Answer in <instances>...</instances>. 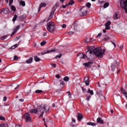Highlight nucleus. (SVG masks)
Instances as JSON below:
<instances>
[{"mask_svg":"<svg viewBox=\"0 0 127 127\" xmlns=\"http://www.w3.org/2000/svg\"><path fill=\"white\" fill-rule=\"evenodd\" d=\"M30 113L31 114H37V110L36 109L30 110Z\"/></svg>","mask_w":127,"mask_h":127,"instance_id":"nucleus-18","label":"nucleus"},{"mask_svg":"<svg viewBox=\"0 0 127 127\" xmlns=\"http://www.w3.org/2000/svg\"><path fill=\"white\" fill-rule=\"evenodd\" d=\"M30 92H31V90L30 89L26 90V93H27V94H29V93H30Z\"/></svg>","mask_w":127,"mask_h":127,"instance_id":"nucleus-47","label":"nucleus"},{"mask_svg":"<svg viewBox=\"0 0 127 127\" xmlns=\"http://www.w3.org/2000/svg\"><path fill=\"white\" fill-rule=\"evenodd\" d=\"M10 9L11 10H13V11H15V10H16V8L13 5H10Z\"/></svg>","mask_w":127,"mask_h":127,"instance_id":"nucleus-28","label":"nucleus"},{"mask_svg":"<svg viewBox=\"0 0 127 127\" xmlns=\"http://www.w3.org/2000/svg\"><path fill=\"white\" fill-rule=\"evenodd\" d=\"M86 6L87 7H88V8H90V7H91V3L90 2H87L86 4Z\"/></svg>","mask_w":127,"mask_h":127,"instance_id":"nucleus-38","label":"nucleus"},{"mask_svg":"<svg viewBox=\"0 0 127 127\" xmlns=\"http://www.w3.org/2000/svg\"><path fill=\"white\" fill-rule=\"evenodd\" d=\"M43 35V36H46V35H47V33L44 32Z\"/></svg>","mask_w":127,"mask_h":127,"instance_id":"nucleus-61","label":"nucleus"},{"mask_svg":"<svg viewBox=\"0 0 127 127\" xmlns=\"http://www.w3.org/2000/svg\"><path fill=\"white\" fill-rule=\"evenodd\" d=\"M82 90L84 93H86V89L84 88L83 87H82Z\"/></svg>","mask_w":127,"mask_h":127,"instance_id":"nucleus-55","label":"nucleus"},{"mask_svg":"<svg viewBox=\"0 0 127 127\" xmlns=\"http://www.w3.org/2000/svg\"><path fill=\"white\" fill-rule=\"evenodd\" d=\"M121 92L123 94H124V95H125V96L127 95V91H126L125 89L123 88L121 89Z\"/></svg>","mask_w":127,"mask_h":127,"instance_id":"nucleus-22","label":"nucleus"},{"mask_svg":"<svg viewBox=\"0 0 127 127\" xmlns=\"http://www.w3.org/2000/svg\"><path fill=\"white\" fill-rule=\"evenodd\" d=\"M87 93L88 94H90V95H91V96H93V95H94V91L90 89V88L88 89Z\"/></svg>","mask_w":127,"mask_h":127,"instance_id":"nucleus-20","label":"nucleus"},{"mask_svg":"<svg viewBox=\"0 0 127 127\" xmlns=\"http://www.w3.org/2000/svg\"><path fill=\"white\" fill-rule=\"evenodd\" d=\"M74 0H70V1L67 3L68 5H73V4L74 3Z\"/></svg>","mask_w":127,"mask_h":127,"instance_id":"nucleus-29","label":"nucleus"},{"mask_svg":"<svg viewBox=\"0 0 127 127\" xmlns=\"http://www.w3.org/2000/svg\"><path fill=\"white\" fill-rule=\"evenodd\" d=\"M5 120V118L4 117H2L0 115V121H4Z\"/></svg>","mask_w":127,"mask_h":127,"instance_id":"nucleus-46","label":"nucleus"},{"mask_svg":"<svg viewBox=\"0 0 127 127\" xmlns=\"http://www.w3.org/2000/svg\"><path fill=\"white\" fill-rule=\"evenodd\" d=\"M66 24H64L63 25H62V27L63 28H66Z\"/></svg>","mask_w":127,"mask_h":127,"instance_id":"nucleus-57","label":"nucleus"},{"mask_svg":"<svg viewBox=\"0 0 127 127\" xmlns=\"http://www.w3.org/2000/svg\"><path fill=\"white\" fill-rule=\"evenodd\" d=\"M72 122H73V123H76V120L75 119H74V118H72Z\"/></svg>","mask_w":127,"mask_h":127,"instance_id":"nucleus-63","label":"nucleus"},{"mask_svg":"<svg viewBox=\"0 0 127 127\" xmlns=\"http://www.w3.org/2000/svg\"><path fill=\"white\" fill-rule=\"evenodd\" d=\"M102 36V33H99L98 35L97 36V37H101Z\"/></svg>","mask_w":127,"mask_h":127,"instance_id":"nucleus-54","label":"nucleus"},{"mask_svg":"<svg viewBox=\"0 0 127 127\" xmlns=\"http://www.w3.org/2000/svg\"><path fill=\"white\" fill-rule=\"evenodd\" d=\"M45 44H46V41H43L40 43V45H41V46H44V45H45Z\"/></svg>","mask_w":127,"mask_h":127,"instance_id":"nucleus-35","label":"nucleus"},{"mask_svg":"<svg viewBox=\"0 0 127 127\" xmlns=\"http://www.w3.org/2000/svg\"><path fill=\"white\" fill-rule=\"evenodd\" d=\"M1 39L2 40H4V39H5V37H4V36H2Z\"/></svg>","mask_w":127,"mask_h":127,"instance_id":"nucleus-59","label":"nucleus"},{"mask_svg":"<svg viewBox=\"0 0 127 127\" xmlns=\"http://www.w3.org/2000/svg\"><path fill=\"white\" fill-rule=\"evenodd\" d=\"M53 52H55V50L52 49V50H48L46 52L42 53V55H44V54H47V53H53Z\"/></svg>","mask_w":127,"mask_h":127,"instance_id":"nucleus-13","label":"nucleus"},{"mask_svg":"<svg viewBox=\"0 0 127 127\" xmlns=\"http://www.w3.org/2000/svg\"><path fill=\"white\" fill-rule=\"evenodd\" d=\"M5 11V8H2L1 9V11L0 12V14H1V13H2V12H3V13H4Z\"/></svg>","mask_w":127,"mask_h":127,"instance_id":"nucleus-40","label":"nucleus"},{"mask_svg":"<svg viewBox=\"0 0 127 127\" xmlns=\"http://www.w3.org/2000/svg\"><path fill=\"white\" fill-rule=\"evenodd\" d=\"M111 43H112V44H113L115 48H116L117 47V45H116V44L113 41H111Z\"/></svg>","mask_w":127,"mask_h":127,"instance_id":"nucleus-48","label":"nucleus"},{"mask_svg":"<svg viewBox=\"0 0 127 127\" xmlns=\"http://www.w3.org/2000/svg\"><path fill=\"white\" fill-rule=\"evenodd\" d=\"M3 101H4V102H5V101H6V97L4 96V97H3Z\"/></svg>","mask_w":127,"mask_h":127,"instance_id":"nucleus-62","label":"nucleus"},{"mask_svg":"<svg viewBox=\"0 0 127 127\" xmlns=\"http://www.w3.org/2000/svg\"><path fill=\"white\" fill-rule=\"evenodd\" d=\"M69 35H73V34H74V32H68Z\"/></svg>","mask_w":127,"mask_h":127,"instance_id":"nucleus-51","label":"nucleus"},{"mask_svg":"<svg viewBox=\"0 0 127 127\" xmlns=\"http://www.w3.org/2000/svg\"><path fill=\"white\" fill-rule=\"evenodd\" d=\"M77 121H78L79 122H80L82 119H83V116L82 115V114H81V113H78L77 114Z\"/></svg>","mask_w":127,"mask_h":127,"instance_id":"nucleus-15","label":"nucleus"},{"mask_svg":"<svg viewBox=\"0 0 127 127\" xmlns=\"http://www.w3.org/2000/svg\"><path fill=\"white\" fill-rule=\"evenodd\" d=\"M120 18L121 16L120 15L119 12H116L113 16V19L115 20H117V19H120Z\"/></svg>","mask_w":127,"mask_h":127,"instance_id":"nucleus-9","label":"nucleus"},{"mask_svg":"<svg viewBox=\"0 0 127 127\" xmlns=\"http://www.w3.org/2000/svg\"><path fill=\"white\" fill-rule=\"evenodd\" d=\"M117 66H120V63L117 62V61H115L111 65V68L112 71H115V70H116V67Z\"/></svg>","mask_w":127,"mask_h":127,"instance_id":"nucleus-7","label":"nucleus"},{"mask_svg":"<svg viewBox=\"0 0 127 127\" xmlns=\"http://www.w3.org/2000/svg\"><path fill=\"white\" fill-rule=\"evenodd\" d=\"M109 39H110V38L106 37V38H104L103 40H105V41H108V40H109Z\"/></svg>","mask_w":127,"mask_h":127,"instance_id":"nucleus-50","label":"nucleus"},{"mask_svg":"<svg viewBox=\"0 0 127 127\" xmlns=\"http://www.w3.org/2000/svg\"><path fill=\"white\" fill-rule=\"evenodd\" d=\"M16 18H17V15L15 14L14 15V17L12 19V21H15L16 20Z\"/></svg>","mask_w":127,"mask_h":127,"instance_id":"nucleus-34","label":"nucleus"},{"mask_svg":"<svg viewBox=\"0 0 127 127\" xmlns=\"http://www.w3.org/2000/svg\"><path fill=\"white\" fill-rule=\"evenodd\" d=\"M90 99H91V95H86L87 101H90Z\"/></svg>","mask_w":127,"mask_h":127,"instance_id":"nucleus-43","label":"nucleus"},{"mask_svg":"<svg viewBox=\"0 0 127 127\" xmlns=\"http://www.w3.org/2000/svg\"><path fill=\"white\" fill-rule=\"evenodd\" d=\"M105 29L107 30H109V29H111V27L110 26H107L106 25H105Z\"/></svg>","mask_w":127,"mask_h":127,"instance_id":"nucleus-41","label":"nucleus"},{"mask_svg":"<svg viewBox=\"0 0 127 127\" xmlns=\"http://www.w3.org/2000/svg\"><path fill=\"white\" fill-rule=\"evenodd\" d=\"M87 125L88 126H93V127L96 126V123H92V122H89L87 123Z\"/></svg>","mask_w":127,"mask_h":127,"instance_id":"nucleus-26","label":"nucleus"},{"mask_svg":"<svg viewBox=\"0 0 127 127\" xmlns=\"http://www.w3.org/2000/svg\"><path fill=\"white\" fill-rule=\"evenodd\" d=\"M88 9L86 7H83L80 9L79 14L80 16H85L88 14Z\"/></svg>","mask_w":127,"mask_h":127,"instance_id":"nucleus-5","label":"nucleus"},{"mask_svg":"<svg viewBox=\"0 0 127 127\" xmlns=\"http://www.w3.org/2000/svg\"><path fill=\"white\" fill-rule=\"evenodd\" d=\"M38 114H41L44 113V110L43 108L41 107V105H40L38 108L37 109Z\"/></svg>","mask_w":127,"mask_h":127,"instance_id":"nucleus-11","label":"nucleus"},{"mask_svg":"<svg viewBox=\"0 0 127 127\" xmlns=\"http://www.w3.org/2000/svg\"><path fill=\"white\" fill-rule=\"evenodd\" d=\"M34 59L36 62H39V61H40V58H38L37 56H35Z\"/></svg>","mask_w":127,"mask_h":127,"instance_id":"nucleus-21","label":"nucleus"},{"mask_svg":"<svg viewBox=\"0 0 127 127\" xmlns=\"http://www.w3.org/2000/svg\"><path fill=\"white\" fill-rule=\"evenodd\" d=\"M20 4H21V5H22V6H25V2H24V1H21V2L20 3Z\"/></svg>","mask_w":127,"mask_h":127,"instance_id":"nucleus-39","label":"nucleus"},{"mask_svg":"<svg viewBox=\"0 0 127 127\" xmlns=\"http://www.w3.org/2000/svg\"><path fill=\"white\" fill-rule=\"evenodd\" d=\"M9 12H10L9 9H8V8H5V12H4L5 14H8V13H9Z\"/></svg>","mask_w":127,"mask_h":127,"instance_id":"nucleus-24","label":"nucleus"},{"mask_svg":"<svg viewBox=\"0 0 127 127\" xmlns=\"http://www.w3.org/2000/svg\"><path fill=\"white\" fill-rule=\"evenodd\" d=\"M41 108H43V110H44V112L45 113H47L49 112V110H50V107L47 105L45 104H41Z\"/></svg>","mask_w":127,"mask_h":127,"instance_id":"nucleus-6","label":"nucleus"},{"mask_svg":"<svg viewBox=\"0 0 127 127\" xmlns=\"http://www.w3.org/2000/svg\"><path fill=\"white\" fill-rule=\"evenodd\" d=\"M84 82L86 86H89V85H90V81L89 80V77H85L84 79Z\"/></svg>","mask_w":127,"mask_h":127,"instance_id":"nucleus-12","label":"nucleus"},{"mask_svg":"<svg viewBox=\"0 0 127 127\" xmlns=\"http://www.w3.org/2000/svg\"><path fill=\"white\" fill-rule=\"evenodd\" d=\"M56 27L55 26V24L53 22H49L47 23V29L48 31L50 32H54L55 31V29Z\"/></svg>","mask_w":127,"mask_h":127,"instance_id":"nucleus-2","label":"nucleus"},{"mask_svg":"<svg viewBox=\"0 0 127 127\" xmlns=\"http://www.w3.org/2000/svg\"><path fill=\"white\" fill-rule=\"evenodd\" d=\"M18 47V45H17V44H15V45H14L13 46H12L10 49L11 50H12L13 49H15V48H17Z\"/></svg>","mask_w":127,"mask_h":127,"instance_id":"nucleus-23","label":"nucleus"},{"mask_svg":"<svg viewBox=\"0 0 127 127\" xmlns=\"http://www.w3.org/2000/svg\"><path fill=\"white\" fill-rule=\"evenodd\" d=\"M20 28V26L18 25L17 26L15 29H14V31H16V32H17V30H18Z\"/></svg>","mask_w":127,"mask_h":127,"instance_id":"nucleus-36","label":"nucleus"},{"mask_svg":"<svg viewBox=\"0 0 127 127\" xmlns=\"http://www.w3.org/2000/svg\"><path fill=\"white\" fill-rule=\"evenodd\" d=\"M94 54L97 57L102 58L105 53L102 52L101 49L90 47L86 53L85 58H91Z\"/></svg>","mask_w":127,"mask_h":127,"instance_id":"nucleus-1","label":"nucleus"},{"mask_svg":"<svg viewBox=\"0 0 127 127\" xmlns=\"http://www.w3.org/2000/svg\"><path fill=\"white\" fill-rule=\"evenodd\" d=\"M111 24H112V22H111V21H108L105 24V25H107L110 26V25H111Z\"/></svg>","mask_w":127,"mask_h":127,"instance_id":"nucleus-33","label":"nucleus"},{"mask_svg":"<svg viewBox=\"0 0 127 127\" xmlns=\"http://www.w3.org/2000/svg\"><path fill=\"white\" fill-rule=\"evenodd\" d=\"M121 8H125L126 13H127V0H120Z\"/></svg>","mask_w":127,"mask_h":127,"instance_id":"nucleus-4","label":"nucleus"},{"mask_svg":"<svg viewBox=\"0 0 127 127\" xmlns=\"http://www.w3.org/2000/svg\"><path fill=\"white\" fill-rule=\"evenodd\" d=\"M109 5H110V3H109V2H105L103 5V7L104 8H107Z\"/></svg>","mask_w":127,"mask_h":127,"instance_id":"nucleus-25","label":"nucleus"},{"mask_svg":"<svg viewBox=\"0 0 127 127\" xmlns=\"http://www.w3.org/2000/svg\"><path fill=\"white\" fill-rule=\"evenodd\" d=\"M9 6H10V5H11V4H12V3L13 2V0H9Z\"/></svg>","mask_w":127,"mask_h":127,"instance_id":"nucleus-44","label":"nucleus"},{"mask_svg":"<svg viewBox=\"0 0 127 127\" xmlns=\"http://www.w3.org/2000/svg\"><path fill=\"white\" fill-rule=\"evenodd\" d=\"M24 119H25L27 122H31V117H30V116H29V114H28V113L25 114L24 115Z\"/></svg>","mask_w":127,"mask_h":127,"instance_id":"nucleus-8","label":"nucleus"},{"mask_svg":"<svg viewBox=\"0 0 127 127\" xmlns=\"http://www.w3.org/2000/svg\"><path fill=\"white\" fill-rule=\"evenodd\" d=\"M62 56V54H61L60 56H56L55 58V59H58V58H61Z\"/></svg>","mask_w":127,"mask_h":127,"instance_id":"nucleus-42","label":"nucleus"},{"mask_svg":"<svg viewBox=\"0 0 127 127\" xmlns=\"http://www.w3.org/2000/svg\"><path fill=\"white\" fill-rule=\"evenodd\" d=\"M44 114V113H41L39 118H42V117H43Z\"/></svg>","mask_w":127,"mask_h":127,"instance_id":"nucleus-58","label":"nucleus"},{"mask_svg":"<svg viewBox=\"0 0 127 127\" xmlns=\"http://www.w3.org/2000/svg\"><path fill=\"white\" fill-rule=\"evenodd\" d=\"M123 48H124V46L119 47L120 50H123Z\"/></svg>","mask_w":127,"mask_h":127,"instance_id":"nucleus-60","label":"nucleus"},{"mask_svg":"<svg viewBox=\"0 0 127 127\" xmlns=\"http://www.w3.org/2000/svg\"><path fill=\"white\" fill-rule=\"evenodd\" d=\"M43 92V91L41 90H37L35 91V93L36 94H41V93H42Z\"/></svg>","mask_w":127,"mask_h":127,"instance_id":"nucleus-30","label":"nucleus"},{"mask_svg":"<svg viewBox=\"0 0 127 127\" xmlns=\"http://www.w3.org/2000/svg\"><path fill=\"white\" fill-rule=\"evenodd\" d=\"M73 25L74 30H77V26H78V25H77V23H76V21L73 23Z\"/></svg>","mask_w":127,"mask_h":127,"instance_id":"nucleus-32","label":"nucleus"},{"mask_svg":"<svg viewBox=\"0 0 127 127\" xmlns=\"http://www.w3.org/2000/svg\"><path fill=\"white\" fill-rule=\"evenodd\" d=\"M39 6H40V7H43L44 6H46V3H41L40 4Z\"/></svg>","mask_w":127,"mask_h":127,"instance_id":"nucleus-31","label":"nucleus"},{"mask_svg":"<svg viewBox=\"0 0 127 127\" xmlns=\"http://www.w3.org/2000/svg\"><path fill=\"white\" fill-rule=\"evenodd\" d=\"M93 64V62H88L87 63H85L83 64L84 66L86 67L87 68H91V65Z\"/></svg>","mask_w":127,"mask_h":127,"instance_id":"nucleus-10","label":"nucleus"},{"mask_svg":"<svg viewBox=\"0 0 127 127\" xmlns=\"http://www.w3.org/2000/svg\"><path fill=\"white\" fill-rule=\"evenodd\" d=\"M77 56L81 59H85V58H86V55L83 53H79L77 55Z\"/></svg>","mask_w":127,"mask_h":127,"instance_id":"nucleus-14","label":"nucleus"},{"mask_svg":"<svg viewBox=\"0 0 127 127\" xmlns=\"http://www.w3.org/2000/svg\"><path fill=\"white\" fill-rule=\"evenodd\" d=\"M15 33H16V31H15L14 30V31L12 33V34H11V36H12L13 35H14V34H15Z\"/></svg>","mask_w":127,"mask_h":127,"instance_id":"nucleus-52","label":"nucleus"},{"mask_svg":"<svg viewBox=\"0 0 127 127\" xmlns=\"http://www.w3.org/2000/svg\"><path fill=\"white\" fill-rule=\"evenodd\" d=\"M89 39H90V40H89V39H87L86 42H92L95 41V39H94V38H89Z\"/></svg>","mask_w":127,"mask_h":127,"instance_id":"nucleus-27","label":"nucleus"},{"mask_svg":"<svg viewBox=\"0 0 127 127\" xmlns=\"http://www.w3.org/2000/svg\"><path fill=\"white\" fill-rule=\"evenodd\" d=\"M26 18V16H25V15H23L20 16H18L17 17V18L20 19V20H23V19H25Z\"/></svg>","mask_w":127,"mask_h":127,"instance_id":"nucleus-19","label":"nucleus"},{"mask_svg":"<svg viewBox=\"0 0 127 127\" xmlns=\"http://www.w3.org/2000/svg\"><path fill=\"white\" fill-rule=\"evenodd\" d=\"M19 102H23V101H24V100L23 99H20L19 100Z\"/></svg>","mask_w":127,"mask_h":127,"instance_id":"nucleus-64","label":"nucleus"},{"mask_svg":"<svg viewBox=\"0 0 127 127\" xmlns=\"http://www.w3.org/2000/svg\"><path fill=\"white\" fill-rule=\"evenodd\" d=\"M58 6H59V3L57 2L56 3L55 5L53 6L52 11L50 13V15L49 17L48 18V19L46 21V22H48V21L50 20V19H51V18L53 17V15L54 14V12H55V11L56 10V8H57Z\"/></svg>","mask_w":127,"mask_h":127,"instance_id":"nucleus-3","label":"nucleus"},{"mask_svg":"<svg viewBox=\"0 0 127 127\" xmlns=\"http://www.w3.org/2000/svg\"><path fill=\"white\" fill-rule=\"evenodd\" d=\"M67 94H68V96H69V98H72V95H71V92H70V91H68V92H67Z\"/></svg>","mask_w":127,"mask_h":127,"instance_id":"nucleus-45","label":"nucleus"},{"mask_svg":"<svg viewBox=\"0 0 127 127\" xmlns=\"http://www.w3.org/2000/svg\"><path fill=\"white\" fill-rule=\"evenodd\" d=\"M68 5H68V4H66L65 5H63V8H66V7H67V6H68Z\"/></svg>","mask_w":127,"mask_h":127,"instance_id":"nucleus-53","label":"nucleus"},{"mask_svg":"<svg viewBox=\"0 0 127 127\" xmlns=\"http://www.w3.org/2000/svg\"><path fill=\"white\" fill-rule=\"evenodd\" d=\"M32 61H33V58H30L29 59L26 60V63L27 64H31V63H32Z\"/></svg>","mask_w":127,"mask_h":127,"instance_id":"nucleus-17","label":"nucleus"},{"mask_svg":"<svg viewBox=\"0 0 127 127\" xmlns=\"http://www.w3.org/2000/svg\"><path fill=\"white\" fill-rule=\"evenodd\" d=\"M64 80L65 82H68V81H69V77L68 76H65L64 77Z\"/></svg>","mask_w":127,"mask_h":127,"instance_id":"nucleus-37","label":"nucleus"},{"mask_svg":"<svg viewBox=\"0 0 127 127\" xmlns=\"http://www.w3.org/2000/svg\"><path fill=\"white\" fill-rule=\"evenodd\" d=\"M14 60H18V57L17 56H14Z\"/></svg>","mask_w":127,"mask_h":127,"instance_id":"nucleus-49","label":"nucleus"},{"mask_svg":"<svg viewBox=\"0 0 127 127\" xmlns=\"http://www.w3.org/2000/svg\"><path fill=\"white\" fill-rule=\"evenodd\" d=\"M60 85H63V86H64L65 85V83L64 81H62Z\"/></svg>","mask_w":127,"mask_h":127,"instance_id":"nucleus-56","label":"nucleus"},{"mask_svg":"<svg viewBox=\"0 0 127 127\" xmlns=\"http://www.w3.org/2000/svg\"><path fill=\"white\" fill-rule=\"evenodd\" d=\"M97 122L98 123V124H101V125H103V124H104V120H102V118L99 117L97 118Z\"/></svg>","mask_w":127,"mask_h":127,"instance_id":"nucleus-16","label":"nucleus"}]
</instances>
